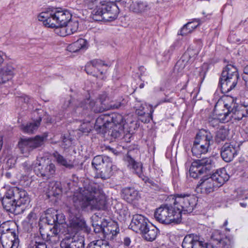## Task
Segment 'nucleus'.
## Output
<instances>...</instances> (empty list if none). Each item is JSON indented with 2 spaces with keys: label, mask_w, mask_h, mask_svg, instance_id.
I'll return each mask as SVG.
<instances>
[{
  "label": "nucleus",
  "mask_w": 248,
  "mask_h": 248,
  "mask_svg": "<svg viewBox=\"0 0 248 248\" xmlns=\"http://www.w3.org/2000/svg\"><path fill=\"white\" fill-rule=\"evenodd\" d=\"M130 152H128L126 156V160L128 163L127 166L130 169H132V171L136 173L140 178L143 180H145V176L143 173L142 164L141 162H137L133 158Z\"/></svg>",
  "instance_id": "nucleus-24"
},
{
  "label": "nucleus",
  "mask_w": 248,
  "mask_h": 248,
  "mask_svg": "<svg viewBox=\"0 0 248 248\" xmlns=\"http://www.w3.org/2000/svg\"><path fill=\"white\" fill-rule=\"evenodd\" d=\"M180 47L179 42L178 41L174 42L169 48L166 50L163 53L164 60L169 61L171 58V55L174 51Z\"/></svg>",
  "instance_id": "nucleus-41"
},
{
  "label": "nucleus",
  "mask_w": 248,
  "mask_h": 248,
  "mask_svg": "<svg viewBox=\"0 0 248 248\" xmlns=\"http://www.w3.org/2000/svg\"><path fill=\"white\" fill-rule=\"evenodd\" d=\"M230 114V110L228 109L224 112H220L218 114V121L221 123H225L228 121L227 117Z\"/></svg>",
  "instance_id": "nucleus-52"
},
{
  "label": "nucleus",
  "mask_w": 248,
  "mask_h": 248,
  "mask_svg": "<svg viewBox=\"0 0 248 248\" xmlns=\"http://www.w3.org/2000/svg\"><path fill=\"white\" fill-rule=\"evenodd\" d=\"M191 32L192 31L190 30L189 27L186 26V24L178 31V34L181 35L182 36H185L188 33H191Z\"/></svg>",
  "instance_id": "nucleus-55"
},
{
  "label": "nucleus",
  "mask_w": 248,
  "mask_h": 248,
  "mask_svg": "<svg viewBox=\"0 0 248 248\" xmlns=\"http://www.w3.org/2000/svg\"><path fill=\"white\" fill-rule=\"evenodd\" d=\"M38 20L42 22L43 25L47 28H55V33L60 36H65L70 35L65 26H55L56 18L60 17H50V16H37Z\"/></svg>",
  "instance_id": "nucleus-18"
},
{
  "label": "nucleus",
  "mask_w": 248,
  "mask_h": 248,
  "mask_svg": "<svg viewBox=\"0 0 248 248\" xmlns=\"http://www.w3.org/2000/svg\"><path fill=\"white\" fill-rule=\"evenodd\" d=\"M87 42L82 38L78 39L77 41L69 45L67 50L71 52L75 53L86 48Z\"/></svg>",
  "instance_id": "nucleus-35"
},
{
  "label": "nucleus",
  "mask_w": 248,
  "mask_h": 248,
  "mask_svg": "<svg viewBox=\"0 0 248 248\" xmlns=\"http://www.w3.org/2000/svg\"><path fill=\"white\" fill-rule=\"evenodd\" d=\"M6 224L0 226V231L1 233L0 242L3 248H17L18 246V236L16 233L9 227L3 229Z\"/></svg>",
  "instance_id": "nucleus-11"
},
{
  "label": "nucleus",
  "mask_w": 248,
  "mask_h": 248,
  "mask_svg": "<svg viewBox=\"0 0 248 248\" xmlns=\"http://www.w3.org/2000/svg\"><path fill=\"white\" fill-rule=\"evenodd\" d=\"M227 136V132L225 129H220L218 131V138H220L222 140H224Z\"/></svg>",
  "instance_id": "nucleus-57"
},
{
  "label": "nucleus",
  "mask_w": 248,
  "mask_h": 248,
  "mask_svg": "<svg viewBox=\"0 0 248 248\" xmlns=\"http://www.w3.org/2000/svg\"><path fill=\"white\" fill-rule=\"evenodd\" d=\"M16 73L13 64L7 63L0 68V85L12 80Z\"/></svg>",
  "instance_id": "nucleus-22"
},
{
  "label": "nucleus",
  "mask_w": 248,
  "mask_h": 248,
  "mask_svg": "<svg viewBox=\"0 0 248 248\" xmlns=\"http://www.w3.org/2000/svg\"><path fill=\"white\" fill-rule=\"evenodd\" d=\"M117 16H88V20L100 24H108L116 19Z\"/></svg>",
  "instance_id": "nucleus-39"
},
{
  "label": "nucleus",
  "mask_w": 248,
  "mask_h": 248,
  "mask_svg": "<svg viewBox=\"0 0 248 248\" xmlns=\"http://www.w3.org/2000/svg\"><path fill=\"white\" fill-rule=\"evenodd\" d=\"M232 113L231 116L234 117L235 119L240 120L244 117H246L248 115V108H246V107H241L238 109L235 108L234 106L230 110V113Z\"/></svg>",
  "instance_id": "nucleus-38"
},
{
  "label": "nucleus",
  "mask_w": 248,
  "mask_h": 248,
  "mask_svg": "<svg viewBox=\"0 0 248 248\" xmlns=\"http://www.w3.org/2000/svg\"><path fill=\"white\" fill-rule=\"evenodd\" d=\"M106 3L97 6L92 11L93 16H103L104 14H111L117 16L119 14V9L116 2L121 0H108Z\"/></svg>",
  "instance_id": "nucleus-13"
},
{
  "label": "nucleus",
  "mask_w": 248,
  "mask_h": 248,
  "mask_svg": "<svg viewBox=\"0 0 248 248\" xmlns=\"http://www.w3.org/2000/svg\"><path fill=\"white\" fill-rule=\"evenodd\" d=\"M158 232L157 228L149 224L147 226V229H144L140 234L142 237L147 241L152 242L155 239Z\"/></svg>",
  "instance_id": "nucleus-30"
},
{
  "label": "nucleus",
  "mask_w": 248,
  "mask_h": 248,
  "mask_svg": "<svg viewBox=\"0 0 248 248\" xmlns=\"http://www.w3.org/2000/svg\"><path fill=\"white\" fill-rule=\"evenodd\" d=\"M107 128L106 132L108 133V135L111 137L110 140H115L121 136V132L123 128H119V127H114L113 128L110 127V129ZM105 134V133H104ZM104 134V133L103 134Z\"/></svg>",
  "instance_id": "nucleus-45"
},
{
  "label": "nucleus",
  "mask_w": 248,
  "mask_h": 248,
  "mask_svg": "<svg viewBox=\"0 0 248 248\" xmlns=\"http://www.w3.org/2000/svg\"><path fill=\"white\" fill-rule=\"evenodd\" d=\"M62 146H64V148H65L66 146H69L71 143V141L66 138L65 136H62Z\"/></svg>",
  "instance_id": "nucleus-59"
},
{
  "label": "nucleus",
  "mask_w": 248,
  "mask_h": 248,
  "mask_svg": "<svg viewBox=\"0 0 248 248\" xmlns=\"http://www.w3.org/2000/svg\"><path fill=\"white\" fill-rule=\"evenodd\" d=\"M154 217L156 221L163 224H178L181 221L173 205H161L155 210Z\"/></svg>",
  "instance_id": "nucleus-6"
},
{
  "label": "nucleus",
  "mask_w": 248,
  "mask_h": 248,
  "mask_svg": "<svg viewBox=\"0 0 248 248\" xmlns=\"http://www.w3.org/2000/svg\"><path fill=\"white\" fill-rule=\"evenodd\" d=\"M42 118L39 117L35 121L21 125V129L24 133L32 134L34 133L40 125Z\"/></svg>",
  "instance_id": "nucleus-34"
},
{
  "label": "nucleus",
  "mask_w": 248,
  "mask_h": 248,
  "mask_svg": "<svg viewBox=\"0 0 248 248\" xmlns=\"http://www.w3.org/2000/svg\"><path fill=\"white\" fill-rule=\"evenodd\" d=\"M86 124H83L82 125H81V127H80V129H81V130L83 132H89L91 130V128H85V127H86Z\"/></svg>",
  "instance_id": "nucleus-64"
},
{
  "label": "nucleus",
  "mask_w": 248,
  "mask_h": 248,
  "mask_svg": "<svg viewBox=\"0 0 248 248\" xmlns=\"http://www.w3.org/2000/svg\"><path fill=\"white\" fill-rule=\"evenodd\" d=\"M8 195H13L20 208H24L23 205L28 204L30 202L27 192L18 187L14 186L9 188Z\"/></svg>",
  "instance_id": "nucleus-19"
},
{
  "label": "nucleus",
  "mask_w": 248,
  "mask_h": 248,
  "mask_svg": "<svg viewBox=\"0 0 248 248\" xmlns=\"http://www.w3.org/2000/svg\"><path fill=\"white\" fill-rule=\"evenodd\" d=\"M135 108H136V112L139 116L145 117V122H149L150 119H152L153 113L154 111L152 106H148L146 104H142L140 106L136 104Z\"/></svg>",
  "instance_id": "nucleus-26"
},
{
  "label": "nucleus",
  "mask_w": 248,
  "mask_h": 248,
  "mask_svg": "<svg viewBox=\"0 0 248 248\" xmlns=\"http://www.w3.org/2000/svg\"><path fill=\"white\" fill-rule=\"evenodd\" d=\"M229 178V176L224 168L218 170V186L223 185L225 182L228 180Z\"/></svg>",
  "instance_id": "nucleus-46"
},
{
  "label": "nucleus",
  "mask_w": 248,
  "mask_h": 248,
  "mask_svg": "<svg viewBox=\"0 0 248 248\" xmlns=\"http://www.w3.org/2000/svg\"><path fill=\"white\" fill-rule=\"evenodd\" d=\"M104 228V226L103 227L101 225L96 224L95 226H94V232L95 233L102 232L103 234Z\"/></svg>",
  "instance_id": "nucleus-58"
},
{
  "label": "nucleus",
  "mask_w": 248,
  "mask_h": 248,
  "mask_svg": "<svg viewBox=\"0 0 248 248\" xmlns=\"http://www.w3.org/2000/svg\"><path fill=\"white\" fill-rule=\"evenodd\" d=\"M42 14H47L49 16H57V15L61 14V16H72V14L69 11L65 8L61 7H54L49 6L43 9L41 13L38 16H41Z\"/></svg>",
  "instance_id": "nucleus-29"
},
{
  "label": "nucleus",
  "mask_w": 248,
  "mask_h": 248,
  "mask_svg": "<svg viewBox=\"0 0 248 248\" xmlns=\"http://www.w3.org/2000/svg\"><path fill=\"white\" fill-rule=\"evenodd\" d=\"M216 158L210 157L194 161L190 167L189 173L191 177L198 178L200 176L209 170L212 166H215Z\"/></svg>",
  "instance_id": "nucleus-10"
},
{
  "label": "nucleus",
  "mask_w": 248,
  "mask_h": 248,
  "mask_svg": "<svg viewBox=\"0 0 248 248\" xmlns=\"http://www.w3.org/2000/svg\"><path fill=\"white\" fill-rule=\"evenodd\" d=\"M109 96L106 92L100 93L96 100L91 99L90 97L84 99L79 104L83 109H90L94 113H101L108 110V101Z\"/></svg>",
  "instance_id": "nucleus-7"
},
{
  "label": "nucleus",
  "mask_w": 248,
  "mask_h": 248,
  "mask_svg": "<svg viewBox=\"0 0 248 248\" xmlns=\"http://www.w3.org/2000/svg\"><path fill=\"white\" fill-rule=\"evenodd\" d=\"M92 165L97 175L104 180L110 178L117 170L116 166L113 164L112 159L106 155H98L94 157Z\"/></svg>",
  "instance_id": "nucleus-4"
},
{
  "label": "nucleus",
  "mask_w": 248,
  "mask_h": 248,
  "mask_svg": "<svg viewBox=\"0 0 248 248\" xmlns=\"http://www.w3.org/2000/svg\"><path fill=\"white\" fill-rule=\"evenodd\" d=\"M195 44H196V46H194V48H198L199 46L200 45L201 46L200 50H201L202 46V40L201 39L197 40L195 41Z\"/></svg>",
  "instance_id": "nucleus-63"
},
{
  "label": "nucleus",
  "mask_w": 248,
  "mask_h": 248,
  "mask_svg": "<svg viewBox=\"0 0 248 248\" xmlns=\"http://www.w3.org/2000/svg\"><path fill=\"white\" fill-rule=\"evenodd\" d=\"M9 189L5 192L3 198H1V201L4 209L7 212L15 215H19L22 213L24 208H20L15 200L13 195H8Z\"/></svg>",
  "instance_id": "nucleus-15"
},
{
  "label": "nucleus",
  "mask_w": 248,
  "mask_h": 248,
  "mask_svg": "<svg viewBox=\"0 0 248 248\" xmlns=\"http://www.w3.org/2000/svg\"><path fill=\"white\" fill-rule=\"evenodd\" d=\"M242 78L245 81L246 87L248 89V65L244 68Z\"/></svg>",
  "instance_id": "nucleus-56"
},
{
  "label": "nucleus",
  "mask_w": 248,
  "mask_h": 248,
  "mask_svg": "<svg viewBox=\"0 0 248 248\" xmlns=\"http://www.w3.org/2000/svg\"><path fill=\"white\" fill-rule=\"evenodd\" d=\"M63 231H61L57 227L54 226L52 228L48 227L40 228V233L41 236V239L44 241L50 243H56L60 241V238H63Z\"/></svg>",
  "instance_id": "nucleus-14"
},
{
  "label": "nucleus",
  "mask_w": 248,
  "mask_h": 248,
  "mask_svg": "<svg viewBox=\"0 0 248 248\" xmlns=\"http://www.w3.org/2000/svg\"><path fill=\"white\" fill-rule=\"evenodd\" d=\"M145 180H144L146 183H148L149 184V186L151 189L155 191H158L160 190L161 187L156 182H155L152 179H149L148 177L145 176L144 177Z\"/></svg>",
  "instance_id": "nucleus-51"
},
{
  "label": "nucleus",
  "mask_w": 248,
  "mask_h": 248,
  "mask_svg": "<svg viewBox=\"0 0 248 248\" xmlns=\"http://www.w3.org/2000/svg\"><path fill=\"white\" fill-rule=\"evenodd\" d=\"M217 107V102L215 103L213 112L208 118V123L210 126L214 128L217 126V115L215 114L216 107Z\"/></svg>",
  "instance_id": "nucleus-49"
},
{
  "label": "nucleus",
  "mask_w": 248,
  "mask_h": 248,
  "mask_svg": "<svg viewBox=\"0 0 248 248\" xmlns=\"http://www.w3.org/2000/svg\"><path fill=\"white\" fill-rule=\"evenodd\" d=\"M110 65L108 63H105L104 61L100 59H94L88 62L85 66V70L88 74H93V68L96 69L98 72H100L101 75H103L104 70L102 69L103 66L108 67Z\"/></svg>",
  "instance_id": "nucleus-25"
},
{
  "label": "nucleus",
  "mask_w": 248,
  "mask_h": 248,
  "mask_svg": "<svg viewBox=\"0 0 248 248\" xmlns=\"http://www.w3.org/2000/svg\"><path fill=\"white\" fill-rule=\"evenodd\" d=\"M16 73L13 64L7 63L0 68V85L12 80Z\"/></svg>",
  "instance_id": "nucleus-21"
},
{
  "label": "nucleus",
  "mask_w": 248,
  "mask_h": 248,
  "mask_svg": "<svg viewBox=\"0 0 248 248\" xmlns=\"http://www.w3.org/2000/svg\"><path fill=\"white\" fill-rule=\"evenodd\" d=\"M52 217L53 218L52 223L48 222V224H54V226L57 227V224L60 225L65 222V216L62 213H57Z\"/></svg>",
  "instance_id": "nucleus-48"
},
{
  "label": "nucleus",
  "mask_w": 248,
  "mask_h": 248,
  "mask_svg": "<svg viewBox=\"0 0 248 248\" xmlns=\"http://www.w3.org/2000/svg\"><path fill=\"white\" fill-rule=\"evenodd\" d=\"M36 217V214L33 212H31L27 216V218L28 219L29 222H31L32 219H35Z\"/></svg>",
  "instance_id": "nucleus-60"
},
{
  "label": "nucleus",
  "mask_w": 248,
  "mask_h": 248,
  "mask_svg": "<svg viewBox=\"0 0 248 248\" xmlns=\"http://www.w3.org/2000/svg\"><path fill=\"white\" fill-rule=\"evenodd\" d=\"M217 170L213 173L209 177L204 176L197 185L196 190L201 193L206 194L213 192L214 190L215 184L217 183Z\"/></svg>",
  "instance_id": "nucleus-16"
},
{
  "label": "nucleus",
  "mask_w": 248,
  "mask_h": 248,
  "mask_svg": "<svg viewBox=\"0 0 248 248\" xmlns=\"http://www.w3.org/2000/svg\"><path fill=\"white\" fill-rule=\"evenodd\" d=\"M236 155V148L230 143H226L224 145L221 152V156L223 160L227 162H230Z\"/></svg>",
  "instance_id": "nucleus-27"
},
{
  "label": "nucleus",
  "mask_w": 248,
  "mask_h": 248,
  "mask_svg": "<svg viewBox=\"0 0 248 248\" xmlns=\"http://www.w3.org/2000/svg\"><path fill=\"white\" fill-rule=\"evenodd\" d=\"M127 103V100L126 98L123 96H118L115 100H110L109 97V100L108 101V110L119 109L124 108Z\"/></svg>",
  "instance_id": "nucleus-32"
},
{
  "label": "nucleus",
  "mask_w": 248,
  "mask_h": 248,
  "mask_svg": "<svg viewBox=\"0 0 248 248\" xmlns=\"http://www.w3.org/2000/svg\"><path fill=\"white\" fill-rule=\"evenodd\" d=\"M201 24V22L199 20L195 19L194 20L188 22L186 23V26L189 27L191 31L196 28Z\"/></svg>",
  "instance_id": "nucleus-54"
},
{
  "label": "nucleus",
  "mask_w": 248,
  "mask_h": 248,
  "mask_svg": "<svg viewBox=\"0 0 248 248\" xmlns=\"http://www.w3.org/2000/svg\"><path fill=\"white\" fill-rule=\"evenodd\" d=\"M233 243L232 236L231 235L226 236L218 241V248H232Z\"/></svg>",
  "instance_id": "nucleus-40"
},
{
  "label": "nucleus",
  "mask_w": 248,
  "mask_h": 248,
  "mask_svg": "<svg viewBox=\"0 0 248 248\" xmlns=\"http://www.w3.org/2000/svg\"><path fill=\"white\" fill-rule=\"evenodd\" d=\"M191 152L193 155L197 157H200L201 155L205 154L208 152V151L206 148V146H204L203 145H195V143H193L191 149Z\"/></svg>",
  "instance_id": "nucleus-44"
},
{
  "label": "nucleus",
  "mask_w": 248,
  "mask_h": 248,
  "mask_svg": "<svg viewBox=\"0 0 248 248\" xmlns=\"http://www.w3.org/2000/svg\"><path fill=\"white\" fill-rule=\"evenodd\" d=\"M173 206L182 220V214H189L196 208L198 199L193 195L186 193L176 194L173 196Z\"/></svg>",
  "instance_id": "nucleus-2"
},
{
  "label": "nucleus",
  "mask_w": 248,
  "mask_h": 248,
  "mask_svg": "<svg viewBox=\"0 0 248 248\" xmlns=\"http://www.w3.org/2000/svg\"><path fill=\"white\" fill-rule=\"evenodd\" d=\"M239 75L236 67L228 64L223 70L219 78V83L223 93H229L236 85Z\"/></svg>",
  "instance_id": "nucleus-5"
},
{
  "label": "nucleus",
  "mask_w": 248,
  "mask_h": 248,
  "mask_svg": "<svg viewBox=\"0 0 248 248\" xmlns=\"http://www.w3.org/2000/svg\"><path fill=\"white\" fill-rule=\"evenodd\" d=\"M200 47V45L198 48H194V46H190L182 56V61L189 63H192L198 55Z\"/></svg>",
  "instance_id": "nucleus-31"
},
{
  "label": "nucleus",
  "mask_w": 248,
  "mask_h": 248,
  "mask_svg": "<svg viewBox=\"0 0 248 248\" xmlns=\"http://www.w3.org/2000/svg\"><path fill=\"white\" fill-rule=\"evenodd\" d=\"M47 137V135H37L33 138H20L18 146L22 154L28 156L33 150L42 147Z\"/></svg>",
  "instance_id": "nucleus-8"
},
{
  "label": "nucleus",
  "mask_w": 248,
  "mask_h": 248,
  "mask_svg": "<svg viewBox=\"0 0 248 248\" xmlns=\"http://www.w3.org/2000/svg\"><path fill=\"white\" fill-rule=\"evenodd\" d=\"M121 196L123 199L130 203L138 201L140 197L139 191L133 187L123 188Z\"/></svg>",
  "instance_id": "nucleus-23"
},
{
  "label": "nucleus",
  "mask_w": 248,
  "mask_h": 248,
  "mask_svg": "<svg viewBox=\"0 0 248 248\" xmlns=\"http://www.w3.org/2000/svg\"><path fill=\"white\" fill-rule=\"evenodd\" d=\"M116 211L120 216H123L124 219H126L130 216V212L126 207H123L122 203H118L116 206Z\"/></svg>",
  "instance_id": "nucleus-47"
},
{
  "label": "nucleus",
  "mask_w": 248,
  "mask_h": 248,
  "mask_svg": "<svg viewBox=\"0 0 248 248\" xmlns=\"http://www.w3.org/2000/svg\"><path fill=\"white\" fill-rule=\"evenodd\" d=\"M125 122L123 116L120 114H102L96 119L94 128L97 133L103 134L107 128H112L113 126L122 129Z\"/></svg>",
  "instance_id": "nucleus-3"
},
{
  "label": "nucleus",
  "mask_w": 248,
  "mask_h": 248,
  "mask_svg": "<svg viewBox=\"0 0 248 248\" xmlns=\"http://www.w3.org/2000/svg\"><path fill=\"white\" fill-rule=\"evenodd\" d=\"M195 145L206 146V149L210 145V140L207 138V135H200V133H197L195 140L193 142Z\"/></svg>",
  "instance_id": "nucleus-43"
},
{
  "label": "nucleus",
  "mask_w": 248,
  "mask_h": 248,
  "mask_svg": "<svg viewBox=\"0 0 248 248\" xmlns=\"http://www.w3.org/2000/svg\"><path fill=\"white\" fill-rule=\"evenodd\" d=\"M149 224L148 219L144 216L140 214H136L133 216L129 228L136 233H140L147 229Z\"/></svg>",
  "instance_id": "nucleus-20"
},
{
  "label": "nucleus",
  "mask_w": 248,
  "mask_h": 248,
  "mask_svg": "<svg viewBox=\"0 0 248 248\" xmlns=\"http://www.w3.org/2000/svg\"><path fill=\"white\" fill-rule=\"evenodd\" d=\"M228 224V220H226L225 221V222H224L223 226L221 227V228L222 229H224V232H226V233L229 232L230 231V229L226 227Z\"/></svg>",
  "instance_id": "nucleus-61"
},
{
  "label": "nucleus",
  "mask_w": 248,
  "mask_h": 248,
  "mask_svg": "<svg viewBox=\"0 0 248 248\" xmlns=\"http://www.w3.org/2000/svg\"><path fill=\"white\" fill-rule=\"evenodd\" d=\"M119 228L117 224L108 225L104 226L103 230L104 237L107 239H112L119 232Z\"/></svg>",
  "instance_id": "nucleus-36"
},
{
  "label": "nucleus",
  "mask_w": 248,
  "mask_h": 248,
  "mask_svg": "<svg viewBox=\"0 0 248 248\" xmlns=\"http://www.w3.org/2000/svg\"><path fill=\"white\" fill-rule=\"evenodd\" d=\"M62 192V188L59 182L53 181L49 183L47 194L48 198H58Z\"/></svg>",
  "instance_id": "nucleus-33"
},
{
  "label": "nucleus",
  "mask_w": 248,
  "mask_h": 248,
  "mask_svg": "<svg viewBox=\"0 0 248 248\" xmlns=\"http://www.w3.org/2000/svg\"><path fill=\"white\" fill-rule=\"evenodd\" d=\"M34 171L35 174L45 179H48L54 176L56 168L51 161H46L43 158L36 160L33 164Z\"/></svg>",
  "instance_id": "nucleus-9"
},
{
  "label": "nucleus",
  "mask_w": 248,
  "mask_h": 248,
  "mask_svg": "<svg viewBox=\"0 0 248 248\" xmlns=\"http://www.w3.org/2000/svg\"><path fill=\"white\" fill-rule=\"evenodd\" d=\"M233 99L228 95H223L218 99V106L222 108H225L226 110H231L232 105L234 106L233 103Z\"/></svg>",
  "instance_id": "nucleus-37"
},
{
  "label": "nucleus",
  "mask_w": 248,
  "mask_h": 248,
  "mask_svg": "<svg viewBox=\"0 0 248 248\" xmlns=\"http://www.w3.org/2000/svg\"><path fill=\"white\" fill-rule=\"evenodd\" d=\"M87 248H97L96 241H93L90 243L88 245Z\"/></svg>",
  "instance_id": "nucleus-62"
},
{
  "label": "nucleus",
  "mask_w": 248,
  "mask_h": 248,
  "mask_svg": "<svg viewBox=\"0 0 248 248\" xmlns=\"http://www.w3.org/2000/svg\"><path fill=\"white\" fill-rule=\"evenodd\" d=\"M106 201L102 190L98 184L90 183L80 192L71 198L69 209V221L61 242V248H85V239L78 233L86 230V223L81 217L82 212L104 210Z\"/></svg>",
  "instance_id": "nucleus-1"
},
{
  "label": "nucleus",
  "mask_w": 248,
  "mask_h": 248,
  "mask_svg": "<svg viewBox=\"0 0 248 248\" xmlns=\"http://www.w3.org/2000/svg\"><path fill=\"white\" fill-rule=\"evenodd\" d=\"M182 246L183 248H214L211 243L205 242L200 235L193 233L184 237Z\"/></svg>",
  "instance_id": "nucleus-12"
},
{
  "label": "nucleus",
  "mask_w": 248,
  "mask_h": 248,
  "mask_svg": "<svg viewBox=\"0 0 248 248\" xmlns=\"http://www.w3.org/2000/svg\"><path fill=\"white\" fill-rule=\"evenodd\" d=\"M131 240L129 237H125L124 238L123 245H120L118 248H124V247H129L131 244ZM149 246L146 244H141L136 248L132 246L131 248H147Z\"/></svg>",
  "instance_id": "nucleus-50"
},
{
  "label": "nucleus",
  "mask_w": 248,
  "mask_h": 248,
  "mask_svg": "<svg viewBox=\"0 0 248 248\" xmlns=\"http://www.w3.org/2000/svg\"><path fill=\"white\" fill-rule=\"evenodd\" d=\"M52 155L54 157V160L59 166L70 170L74 168L73 161L65 158L58 151H55L52 154Z\"/></svg>",
  "instance_id": "nucleus-28"
},
{
  "label": "nucleus",
  "mask_w": 248,
  "mask_h": 248,
  "mask_svg": "<svg viewBox=\"0 0 248 248\" xmlns=\"http://www.w3.org/2000/svg\"><path fill=\"white\" fill-rule=\"evenodd\" d=\"M50 17H60L56 18L57 26H65L70 34L76 32L78 28V17L74 16H50Z\"/></svg>",
  "instance_id": "nucleus-17"
},
{
  "label": "nucleus",
  "mask_w": 248,
  "mask_h": 248,
  "mask_svg": "<svg viewBox=\"0 0 248 248\" xmlns=\"http://www.w3.org/2000/svg\"><path fill=\"white\" fill-rule=\"evenodd\" d=\"M28 248H47V247L46 242L39 236H36L31 240Z\"/></svg>",
  "instance_id": "nucleus-42"
},
{
  "label": "nucleus",
  "mask_w": 248,
  "mask_h": 248,
  "mask_svg": "<svg viewBox=\"0 0 248 248\" xmlns=\"http://www.w3.org/2000/svg\"><path fill=\"white\" fill-rule=\"evenodd\" d=\"M97 244V248H112L109 244V243L103 239L96 240Z\"/></svg>",
  "instance_id": "nucleus-53"
}]
</instances>
